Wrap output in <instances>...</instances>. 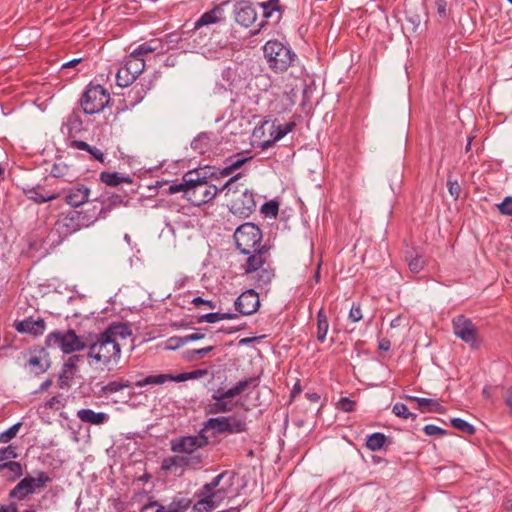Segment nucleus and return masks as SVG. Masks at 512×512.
<instances>
[{
	"label": "nucleus",
	"instance_id": "f257e3e1",
	"mask_svg": "<svg viewBox=\"0 0 512 512\" xmlns=\"http://www.w3.org/2000/svg\"><path fill=\"white\" fill-rule=\"evenodd\" d=\"M103 210L104 208L98 209L96 206H92L81 211L69 210L62 212L55 221L50 235L51 237L58 236V239L54 242L59 245L72 234L93 225Z\"/></svg>",
	"mask_w": 512,
	"mask_h": 512
},
{
	"label": "nucleus",
	"instance_id": "f03ea898",
	"mask_svg": "<svg viewBox=\"0 0 512 512\" xmlns=\"http://www.w3.org/2000/svg\"><path fill=\"white\" fill-rule=\"evenodd\" d=\"M242 176V172L233 175L220 191L225 194L227 206L234 215L249 217L256 209L255 195L251 190L236 185Z\"/></svg>",
	"mask_w": 512,
	"mask_h": 512
},
{
	"label": "nucleus",
	"instance_id": "7ed1b4c3",
	"mask_svg": "<svg viewBox=\"0 0 512 512\" xmlns=\"http://www.w3.org/2000/svg\"><path fill=\"white\" fill-rule=\"evenodd\" d=\"M210 168L195 169L188 171V189L186 191V200L194 206H201L208 203L222 193L220 188L210 184L206 179L212 176Z\"/></svg>",
	"mask_w": 512,
	"mask_h": 512
},
{
	"label": "nucleus",
	"instance_id": "20e7f679",
	"mask_svg": "<svg viewBox=\"0 0 512 512\" xmlns=\"http://www.w3.org/2000/svg\"><path fill=\"white\" fill-rule=\"evenodd\" d=\"M87 357L108 366L111 362L117 363L121 357V344L101 332L87 344Z\"/></svg>",
	"mask_w": 512,
	"mask_h": 512
},
{
	"label": "nucleus",
	"instance_id": "39448f33",
	"mask_svg": "<svg viewBox=\"0 0 512 512\" xmlns=\"http://www.w3.org/2000/svg\"><path fill=\"white\" fill-rule=\"evenodd\" d=\"M254 381L255 378H246L237 382L233 387L221 391L220 389L211 395L213 402L207 406L208 414H222L233 411L236 404L232 402V398L242 394Z\"/></svg>",
	"mask_w": 512,
	"mask_h": 512
},
{
	"label": "nucleus",
	"instance_id": "423d86ee",
	"mask_svg": "<svg viewBox=\"0 0 512 512\" xmlns=\"http://www.w3.org/2000/svg\"><path fill=\"white\" fill-rule=\"evenodd\" d=\"M206 431L212 430L214 434H239L247 431L245 415L233 414L230 416H219L209 418L201 428Z\"/></svg>",
	"mask_w": 512,
	"mask_h": 512
},
{
	"label": "nucleus",
	"instance_id": "0eeeda50",
	"mask_svg": "<svg viewBox=\"0 0 512 512\" xmlns=\"http://www.w3.org/2000/svg\"><path fill=\"white\" fill-rule=\"evenodd\" d=\"M109 102V92L99 84H89L79 100L82 111L87 115L102 112Z\"/></svg>",
	"mask_w": 512,
	"mask_h": 512
},
{
	"label": "nucleus",
	"instance_id": "6e6552de",
	"mask_svg": "<svg viewBox=\"0 0 512 512\" xmlns=\"http://www.w3.org/2000/svg\"><path fill=\"white\" fill-rule=\"evenodd\" d=\"M263 51L269 67L276 72L287 70L295 57L289 47L278 41H268L264 45Z\"/></svg>",
	"mask_w": 512,
	"mask_h": 512
},
{
	"label": "nucleus",
	"instance_id": "1a4fd4ad",
	"mask_svg": "<svg viewBox=\"0 0 512 512\" xmlns=\"http://www.w3.org/2000/svg\"><path fill=\"white\" fill-rule=\"evenodd\" d=\"M262 232L258 226L253 223H245L240 225L235 233L234 240L236 247L242 254H249L262 247Z\"/></svg>",
	"mask_w": 512,
	"mask_h": 512
},
{
	"label": "nucleus",
	"instance_id": "9d476101",
	"mask_svg": "<svg viewBox=\"0 0 512 512\" xmlns=\"http://www.w3.org/2000/svg\"><path fill=\"white\" fill-rule=\"evenodd\" d=\"M45 343L48 347H59L65 354L81 351L88 344L71 329L51 332L47 335Z\"/></svg>",
	"mask_w": 512,
	"mask_h": 512
},
{
	"label": "nucleus",
	"instance_id": "9b49d317",
	"mask_svg": "<svg viewBox=\"0 0 512 512\" xmlns=\"http://www.w3.org/2000/svg\"><path fill=\"white\" fill-rule=\"evenodd\" d=\"M226 474L227 472L224 471L214 477L211 482L203 485L198 493L200 499L193 506V512H210L218 506L219 503L215 501V498L220 490L215 491V489L219 486L221 480Z\"/></svg>",
	"mask_w": 512,
	"mask_h": 512
},
{
	"label": "nucleus",
	"instance_id": "f8f14e48",
	"mask_svg": "<svg viewBox=\"0 0 512 512\" xmlns=\"http://www.w3.org/2000/svg\"><path fill=\"white\" fill-rule=\"evenodd\" d=\"M171 451L180 454L199 453L209 444L207 435L201 429L196 435L181 436L171 441Z\"/></svg>",
	"mask_w": 512,
	"mask_h": 512
},
{
	"label": "nucleus",
	"instance_id": "ddd939ff",
	"mask_svg": "<svg viewBox=\"0 0 512 512\" xmlns=\"http://www.w3.org/2000/svg\"><path fill=\"white\" fill-rule=\"evenodd\" d=\"M454 334L467 343L472 349H478L480 339L478 329L473 322L464 315H458L452 321Z\"/></svg>",
	"mask_w": 512,
	"mask_h": 512
},
{
	"label": "nucleus",
	"instance_id": "4468645a",
	"mask_svg": "<svg viewBox=\"0 0 512 512\" xmlns=\"http://www.w3.org/2000/svg\"><path fill=\"white\" fill-rule=\"evenodd\" d=\"M50 480V477L43 471L38 472L37 477L26 476L10 491L9 496L23 500L33 494L36 489L44 487Z\"/></svg>",
	"mask_w": 512,
	"mask_h": 512
},
{
	"label": "nucleus",
	"instance_id": "2eb2a0df",
	"mask_svg": "<svg viewBox=\"0 0 512 512\" xmlns=\"http://www.w3.org/2000/svg\"><path fill=\"white\" fill-rule=\"evenodd\" d=\"M230 3L229 0L224 1L212 9L203 13L196 21L192 22L191 20H187L182 28L188 29L186 32H192L194 30H198L204 26H208L211 24L220 23L226 20L224 7Z\"/></svg>",
	"mask_w": 512,
	"mask_h": 512
},
{
	"label": "nucleus",
	"instance_id": "dca6fc26",
	"mask_svg": "<svg viewBox=\"0 0 512 512\" xmlns=\"http://www.w3.org/2000/svg\"><path fill=\"white\" fill-rule=\"evenodd\" d=\"M145 62L143 58L129 56L124 66L116 74V83L120 87H128L143 72Z\"/></svg>",
	"mask_w": 512,
	"mask_h": 512
},
{
	"label": "nucleus",
	"instance_id": "f3484780",
	"mask_svg": "<svg viewBox=\"0 0 512 512\" xmlns=\"http://www.w3.org/2000/svg\"><path fill=\"white\" fill-rule=\"evenodd\" d=\"M51 366L50 355L44 348H34L29 351L25 367L29 369L30 373L39 376Z\"/></svg>",
	"mask_w": 512,
	"mask_h": 512
},
{
	"label": "nucleus",
	"instance_id": "a211bd4d",
	"mask_svg": "<svg viewBox=\"0 0 512 512\" xmlns=\"http://www.w3.org/2000/svg\"><path fill=\"white\" fill-rule=\"evenodd\" d=\"M234 306L242 315L254 314L260 306L259 296L255 290L248 289L237 297Z\"/></svg>",
	"mask_w": 512,
	"mask_h": 512
},
{
	"label": "nucleus",
	"instance_id": "6ab92c4d",
	"mask_svg": "<svg viewBox=\"0 0 512 512\" xmlns=\"http://www.w3.org/2000/svg\"><path fill=\"white\" fill-rule=\"evenodd\" d=\"M235 21L242 27H250L257 19V13L252 3L241 0L234 5Z\"/></svg>",
	"mask_w": 512,
	"mask_h": 512
},
{
	"label": "nucleus",
	"instance_id": "aec40b11",
	"mask_svg": "<svg viewBox=\"0 0 512 512\" xmlns=\"http://www.w3.org/2000/svg\"><path fill=\"white\" fill-rule=\"evenodd\" d=\"M64 200L71 207H79L88 202L90 189L83 184H76L64 192Z\"/></svg>",
	"mask_w": 512,
	"mask_h": 512
},
{
	"label": "nucleus",
	"instance_id": "412c9836",
	"mask_svg": "<svg viewBox=\"0 0 512 512\" xmlns=\"http://www.w3.org/2000/svg\"><path fill=\"white\" fill-rule=\"evenodd\" d=\"M268 250V247L263 245L262 247L255 249V251L247 254L248 258L246 263L243 265L245 273L250 274L261 269L267 261Z\"/></svg>",
	"mask_w": 512,
	"mask_h": 512
},
{
	"label": "nucleus",
	"instance_id": "4be33fe9",
	"mask_svg": "<svg viewBox=\"0 0 512 512\" xmlns=\"http://www.w3.org/2000/svg\"><path fill=\"white\" fill-rule=\"evenodd\" d=\"M189 380L188 372H183L178 375L172 374H158L149 375L141 380L135 382V386L144 387L146 385H161L167 381L184 382Z\"/></svg>",
	"mask_w": 512,
	"mask_h": 512
},
{
	"label": "nucleus",
	"instance_id": "5701e85b",
	"mask_svg": "<svg viewBox=\"0 0 512 512\" xmlns=\"http://www.w3.org/2000/svg\"><path fill=\"white\" fill-rule=\"evenodd\" d=\"M15 329L19 333H27L34 336L42 335L45 331L46 325L43 319L33 320L31 317L15 322Z\"/></svg>",
	"mask_w": 512,
	"mask_h": 512
},
{
	"label": "nucleus",
	"instance_id": "b1692460",
	"mask_svg": "<svg viewBox=\"0 0 512 512\" xmlns=\"http://www.w3.org/2000/svg\"><path fill=\"white\" fill-rule=\"evenodd\" d=\"M189 498L181 497L175 498L168 505H161L157 501L150 502L146 505V508L157 507L155 512H185L191 505Z\"/></svg>",
	"mask_w": 512,
	"mask_h": 512
},
{
	"label": "nucleus",
	"instance_id": "393cba45",
	"mask_svg": "<svg viewBox=\"0 0 512 512\" xmlns=\"http://www.w3.org/2000/svg\"><path fill=\"white\" fill-rule=\"evenodd\" d=\"M24 193L30 200L38 204L52 201L59 197L58 193L45 192L44 188L40 185L35 187H27L24 189Z\"/></svg>",
	"mask_w": 512,
	"mask_h": 512
},
{
	"label": "nucleus",
	"instance_id": "a878e982",
	"mask_svg": "<svg viewBox=\"0 0 512 512\" xmlns=\"http://www.w3.org/2000/svg\"><path fill=\"white\" fill-rule=\"evenodd\" d=\"M77 417L84 423L102 425L109 420V415L104 412H95L92 409H81L77 411Z\"/></svg>",
	"mask_w": 512,
	"mask_h": 512
},
{
	"label": "nucleus",
	"instance_id": "bb28decb",
	"mask_svg": "<svg viewBox=\"0 0 512 512\" xmlns=\"http://www.w3.org/2000/svg\"><path fill=\"white\" fill-rule=\"evenodd\" d=\"M280 0H268L261 4L263 9V17L266 19V24L271 19L274 24L278 23L281 18Z\"/></svg>",
	"mask_w": 512,
	"mask_h": 512
},
{
	"label": "nucleus",
	"instance_id": "cd10ccee",
	"mask_svg": "<svg viewBox=\"0 0 512 512\" xmlns=\"http://www.w3.org/2000/svg\"><path fill=\"white\" fill-rule=\"evenodd\" d=\"M82 126L83 121L80 112L74 110L68 115L66 122L62 126V131L66 129L67 134L71 136L75 133L80 132L82 130Z\"/></svg>",
	"mask_w": 512,
	"mask_h": 512
},
{
	"label": "nucleus",
	"instance_id": "c85d7f7f",
	"mask_svg": "<svg viewBox=\"0 0 512 512\" xmlns=\"http://www.w3.org/2000/svg\"><path fill=\"white\" fill-rule=\"evenodd\" d=\"M108 337L114 339L115 341L125 340L127 337L131 335V329L128 325L123 323H114L111 324L105 331H103Z\"/></svg>",
	"mask_w": 512,
	"mask_h": 512
},
{
	"label": "nucleus",
	"instance_id": "c756f323",
	"mask_svg": "<svg viewBox=\"0 0 512 512\" xmlns=\"http://www.w3.org/2000/svg\"><path fill=\"white\" fill-rule=\"evenodd\" d=\"M100 180L108 186L115 187L121 183H132L129 176H123L118 172H102L100 174Z\"/></svg>",
	"mask_w": 512,
	"mask_h": 512
},
{
	"label": "nucleus",
	"instance_id": "7c9ffc66",
	"mask_svg": "<svg viewBox=\"0 0 512 512\" xmlns=\"http://www.w3.org/2000/svg\"><path fill=\"white\" fill-rule=\"evenodd\" d=\"M71 147L74 149H77V150L87 151L93 159H95L101 163L104 162L103 152L96 147L90 146L88 143H86L82 140H73L71 142Z\"/></svg>",
	"mask_w": 512,
	"mask_h": 512
},
{
	"label": "nucleus",
	"instance_id": "2f4dec72",
	"mask_svg": "<svg viewBox=\"0 0 512 512\" xmlns=\"http://www.w3.org/2000/svg\"><path fill=\"white\" fill-rule=\"evenodd\" d=\"M182 468L199 469L204 461V455L202 453H191L182 454Z\"/></svg>",
	"mask_w": 512,
	"mask_h": 512
},
{
	"label": "nucleus",
	"instance_id": "473e14b6",
	"mask_svg": "<svg viewBox=\"0 0 512 512\" xmlns=\"http://www.w3.org/2000/svg\"><path fill=\"white\" fill-rule=\"evenodd\" d=\"M210 142L208 133H200L192 140L191 148L199 154H204L210 149Z\"/></svg>",
	"mask_w": 512,
	"mask_h": 512
},
{
	"label": "nucleus",
	"instance_id": "72a5a7b5",
	"mask_svg": "<svg viewBox=\"0 0 512 512\" xmlns=\"http://www.w3.org/2000/svg\"><path fill=\"white\" fill-rule=\"evenodd\" d=\"M329 329L328 318L323 309H320L317 313V339L323 343L326 339V335Z\"/></svg>",
	"mask_w": 512,
	"mask_h": 512
},
{
	"label": "nucleus",
	"instance_id": "f704fd0d",
	"mask_svg": "<svg viewBox=\"0 0 512 512\" xmlns=\"http://www.w3.org/2000/svg\"><path fill=\"white\" fill-rule=\"evenodd\" d=\"M81 359V356L80 355H73V356H70L66 362L64 363L63 365V368H62V371H61V374H60V379H71L73 378L74 376V373L77 369V363L79 362V360Z\"/></svg>",
	"mask_w": 512,
	"mask_h": 512
},
{
	"label": "nucleus",
	"instance_id": "c9c22d12",
	"mask_svg": "<svg viewBox=\"0 0 512 512\" xmlns=\"http://www.w3.org/2000/svg\"><path fill=\"white\" fill-rule=\"evenodd\" d=\"M7 470L9 475H6L8 480L14 481L22 475V466L19 462L9 461L0 464V471Z\"/></svg>",
	"mask_w": 512,
	"mask_h": 512
},
{
	"label": "nucleus",
	"instance_id": "e433bc0d",
	"mask_svg": "<svg viewBox=\"0 0 512 512\" xmlns=\"http://www.w3.org/2000/svg\"><path fill=\"white\" fill-rule=\"evenodd\" d=\"M386 440L387 438L383 433L375 432L368 436L366 447L371 451H378L384 446Z\"/></svg>",
	"mask_w": 512,
	"mask_h": 512
},
{
	"label": "nucleus",
	"instance_id": "4c0bfd02",
	"mask_svg": "<svg viewBox=\"0 0 512 512\" xmlns=\"http://www.w3.org/2000/svg\"><path fill=\"white\" fill-rule=\"evenodd\" d=\"M235 318H237V314H235V313L211 312V313H207V314L200 316L198 319V322L199 323H203V322L215 323L220 320L235 319Z\"/></svg>",
	"mask_w": 512,
	"mask_h": 512
},
{
	"label": "nucleus",
	"instance_id": "58836bf2",
	"mask_svg": "<svg viewBox=\"0 0 512 512\" xmlns=\"http://www.w3.org/2000/svg\"><path fill=\"white\" fill-rule=\"evenodd\" d=\"M130 387L129 381H111L108 384L101 387L100 393L102 396H107L116 393L124 388Z\"/></svg>",
	"mask_w": 512,
	"mask_h": 512
},
{
	"label": "nucleus",
	"instance_id": "ea45409f",
	"mask_svg": "<svg viewBox=\"0 0 512 512\" xmlns=\"http://www.w3.org/2000/svg\"><path fill=\"white\" fill-rule=\"evenodd\" d=\"M420 410L423 413L442 412L443 407L440 405V403L436 399L424 398L420 401Z\"/></svg>",
	"mask_w": 512,
	"mask_h": 512
},
{
	"label": "nucleus",
	"instance_id": "a19ab883",
	"mask_svg": "<svg viewBox=\"0 0 512 512\" xmlns=\"http://www.w3.org/2000/svg\"><path fill=\"white\" fill-rule=\"evenodd\" d=\"M274 277V271L270 267L265 268L264 266L258 270L256 281L258 286H264L269 284Z\"/></svg>",
	"mask_w": 512,
	"mask_h": 512
},
{
	"label": "nucleus",
	"instance_id": "79ce46f5",
	"mask_svg": "<svg viewBox=\"0 0 512 512\" xmlns=\"http://www.w3.org/2000/svg\"><path fill=\"white\" fill-rule=\"evenodd\" d=\"M406 260L412 273H419L424 268L425 260L420 255H411L410 257L407 255Z\"/></svg>",
	"mask_w": 512,
	"mask_h": 512
},
{
	"label": "nucleus",
	"instance_id": "37998d69",
	"mask_svg": "<svg viewBox=\"0 0 512 512\" xmlns=\"http://www.w3.org/2000/svg\"><path fill=\"white\" fill-rule=\"evenodd\" d=\"M451 425L455 429L460 430L468 435H473L476 431L473 425L461 418L451 419Z\"/></svg>",
	"mask_w": 512,
	"mask_h": 512
},
{
	"label": "nucleus",
	"instance_id": "c03bdc74",
	"mask_svg": "<svg viewBox=\"0 0 512 512\" xmlns=\"http://www.w3.org/2000/svg\"><path fill=\"white\" fill-rule=\"evenodd\" d=\"M51 175L55 178L66 177L69 173V166L62 160H57L50 171Z\"/></svg>",
	"mask_w": 512,
	"mask_h": 512
},
{
	"label": "nucleus",
	"instance_id": "a18cd8bd",
	"mask_svg": "<svg viewBox=\"0 0 512 512\" xmlns=\"http://www.w3.org/2000/svg\"><path fill=\"white\" fill-rule=\"evenodd\" d=\"M392 411L396 416L404 418V419L410 418L411 420L414 421L417 418V415L415 413L409 412L408 407L404 403H400V402L396 403L393 406Z\"/></svg>",
	"mask_w": 512,
	"mask_h": 512
},
{
	"label": "nucleus",
	"instance_id": "49530a36",
	"mask_svg": "<svg viewBox=\"0 0 512 512\" xmlns=\"http://www.w3.org/2000/svg\"><path fill=\"white\" fill-rule=\"evenodd\" d=\"M180 34H166L165 40H164V47L165 52L170 49H184V45L180 44L179 42L182 41V39L179 38Z\"/></svg>",
	"mask_w": 512,
	"mask_h": 512
},
{
	"label": "nucleus",
	"instance_id": "de8ad7c7",
	"mask_svg": "<svg viewBox=\"0 0 512 512\" xmlns=\"http://www.w3.org/2000/svg\"><path fill=\"white\" fill-rule=\"evenodd\" d=\"M252 159L251 156L244 157L241 154L233 155L226 159L225 163H229L235 172L236 170L240 169L245 165L247 162H249Z\"/></svg>",
	"mask_w": 512,
	"mask_h": 512
},
{
	"label": "nucleus",
	"instance_id": "09e8293b",
	"mask_svg": "<svg viewBox=\"0 0 512 512\" xmlns=\"http://www.w3.org/2000/svg\"><path fill=\"white\" fill-rule=\"evenodd\" d=\"M21 426H22V423L17 422L14 425H12L10 428H8L6 431L2 432L0 434V443H7L11 439L15 438L17 433L19 432Z\"/></svg>",
	"mask_w": 512,
	"mask_h": 512
},
{
	"label": "nucleus",
	"instance_id": "8fccbe9b",
	"mask_svg": "<svg viewBox=\"0 0 512 512\" xmlns=\"http://www.w3.org/2000/svg\"><path fill=\"white\" fill-rule=\"evenodd\" d=\"M173 468H182V460L180 455L168 457L163 460L162 469L171 471Z\"/></svg>",
	"mask_w": 512,
	"mask_h": 512
},
{
	"label": "nucleus",
	"instance_id": "3c124183",
	"mask_svg": "<svg viewBox=\"0 0 512 512\" xmlns=\"http://www.w3.org/2000/svg\"><path fill=\"white\" fill-rule=\"evenodd\" d=\"M270 135L272 137L271 140H268V141H265L262 145L263 148H267L268 146H270L272 143L276 142V141H279L280 139H282L284 136H286V133L285 131L283 130V127L282 125H278V126H273V130L270 132Z\"/></svg>",
	"mask_w": 512,
	"mask_h": 512
},
{
	"label": "nucleus",
	"instance_id": "603ef678",
	"mask_svg": "<svg viewBox=\"0 0 512 512\" xmlns=\"http://www.w3.org/2000/svg\"><path fill=\"white\" fill-rule=\"evenodd\" d=\"M188 172L184 174L183 178H182V182L179 183V184H171L169 187H168V194H175V193H178V192H183L184 193V197L186 198V191L188 189Z\"/></svg>",
	"mask_w": 512,
	"mask_h": 512
},
{
	"label": "nucleus",
	"instance_id": "864d4df0",
	"mask_svg": "<svg viewBox=\"0 0 512 512\" xmlns=\"http://www.w3.org/2000/svg\"><path fill=\"white\" fill-rule=\"evenodd\" d=\"M279 211V205L276 201H269L261 206V212L265 216L276 217Z\"/></svg>",
	"mask_w": 512,
	"mask_h": 512
},
{
	"label": "nucleus",
	"instance_id": "5fc2aeb1",
	"mask_svg": "<svg viewBox=\"0 0 512 512\" xmlns=\"http://www.w3.org/2000/svg\"><path fill=\"white\" fill-rule=\"evenodd\" d=\"M497 208L502 215L512 216V196H507L504 200L497 204Z\"/></svg>",
	"mask_w": 512,
	"mask_h": 512
},
{
	"label": "nucleus",
	"instance_id": "6e6d98bb",
	"mask_svg": "<svg viewBox=\"0 0 512 512\" xmlns=\"http://www.w3.org/2000/svg\"><path fill=\"white\" fill-rule=\"evenodd\" d=\"M356 402L348 397H342L337 402V408L343 412H352L355 410Z\"/></svg>",
	"mask_w": 512,
	"mask_h": 512
},
{
	"label": "nucleus",
	"instance_id": "4d7b16f0",
	"mask_svg": "<svg viewBox=\"0 0 512 512\" xmlns=\"http://www.w3.org/2000/svg\"><path fill=\"white\" fill-rule=\"evenodd\" d=\"M154 52V48L151 47V44H147V42L140 44L137 48H135L130 56H135L138 58H142L143 55Z\"/></svg>",
	"mask_w": 512,
	"mask_h": 512
},
{
	"label": "nucleus",
	"instance_id": "13d9d810",
	"mask_svg": "<svg viewBox=\"0 0 512 512\" xmlns=\"http://www.w3.org/2000/svg\"><path fill=\"white\" fill-rule=\"evenodd\" d=\"M167 349L175 350L186 345L184 336H173L167 340Z\"/></svg>",
	"mask_w": 512,
	"mask_h": 512
},
{
	"label": "nucleus",
	"instance_id": "bf43d9fd",
	"mask_svg": "<svg viewBox=\"0 0 512 512\" xmlns=\"http://www.w3.org/2000/svg\"><path fill=\"white\" fill-rule=\"evenodd\" d=\"M423 431L428 436H444V435L448 434V431H446L436 425H433V424L426 425L423 428Z\"/></svg>",
	"mask_w": 512,
	"mask_h": 512
},
{
	"label": "nucleus",
	"instance_id": "052dcab7",
	"mask_svg": "<svg viewBox=\"0 0 512 512\" xmlns=\"http://www.w3.org/2000/svg\"><path fill=\"white\" fill-rule=\"evenodd\" d=\"M16 457L17 453L15 451V447L9 445L0 449V462H3L7 459H14Z\"/></svg>",
	"mask_w": 512,
	"mask_h": 512
},
{
	"label": "nucleus",
	"instance_id": "680f3d73",
	"mask_svg": "<svg viewBox=\"0 0 512 512\" xmlns=\"http://www.w3.org/2000/svg\"><path fill=\"white\" fill-rule=\"evenodd\" d=\"M448 191L454 199H458L461 193V186L457 180L448 179L447 181Z\"/></svg>",
	"mask_w": 512,
	"mask_h": 512
},
{
	"label": "nucleus",
	"instance_id": "e2e57ef3",
	"mask_svg": "<svg viewBox=\"0 0 512 512\" xmlns=\"http://www.w3.org/2000/svg\"><path fill=\"white\" fill-rule=\"evenodd\" d=\"M362 311L359 303H353L349 312V319L352 322H358L362 319Z\"/></svg>",
	"mask_w": 512,
	"mask_h": 512
},
{
	"label": "nucleus",
	"instance_id": "0e129e2a",
	"mask_svg": "<svg viewBox=\"0 0 512 512\" xmlns=\"http://www.w3.org/2000/svg\"><path fill=\"white\" fill-rule=\"evenodd\" d=\"M191 303L194 304L196 307H199L200 305H205L212 310L216 308L215 302H213L211 300L203 299L202 297H199V296L193 298Z\"/></svg>",
	"mask_w": 512,
	"mask_h": 512
},
{
	"label": "nucleus",
	"instance_id": "69168bd1",
	"mask_svg": "<svg viewBox=\"0 0 512 512\" xmlns=\"http://www.w3.org/2000/svg\"><path fill=\"white\" fill-rule=\"evenodd\" d=\"M447 0H436L435 6L437 9V13L441 18L447 17Z\"/></svg>",
	"mask_w": 512,
	"mask_h": 512
},
{
	"label": "nucleus",
	"instance_id": "338daca9",
	"mask_svg": "<svg viewBox=\"0 0 512 512\" xmlns=\"http://www.w3.org/2000/svg\"><path fill=\"white\" fill-rule=\"evenodd\" d=\"M202 331H203V329L198 328V329H196V331L194 333L185 335L184 337H185L186 344L191 341H197V340L203 339L205 337V334Z\"/></svg>",
	"mask_w": 512,
	"mask_h": 512
},
{
	"label": "nucleus",
	"instance_id": "774afa93",
	"mask_svg": "<svg viewBox=\"0 0 512 512\" xmlns=\"http://www.w3.org/2000/svg\"><path fill=\"white\" fill-rule=\"evenodd\" d=\"M147 44H151V47L154 48V52L155 51H158L161 53L165 52L163 39H152V40L148 41Z\"/></svg>",
	"mask_w": 512,
	"mask_h": 512
}]
</instances>
